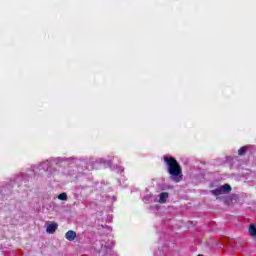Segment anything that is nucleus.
Masks as SVG:
<instances>
[{
    "instance_id": "obj_14",
    "label": "nucleus",
    "mask_w": 256,
    "mask_h": 256,
    "mask_svg": "<svg viewBox=\"0 0 256 256\" xmlns=\"http://www.w3.org/2000/svg\"><path fill=\"white\" fill-rule=\"evenodd\" d=\"M116 171L117 173H123L125 171V168H123V166H117Z\"/></svg>"
},
{
    "instance_id": "obj_8",
    "label": "nucleus",
    "mask_w": 256,
    "mask_h": 256,
    "mask_svg": "<svg viewBox=\"0 0 256 256\" xmlns=\"http://www.w3.org/2000/svg\"><path fill=\"white\" fill-rule=\"evenodd\" d=\"M65 239H67V241H73L74 239H77V232L73 230L67 231L65 234Z\"/></svg>"
},
{
    "instance_id": "obj_7",
    "label": "nucleus",
    "mask_w": 256,
    "mask_h": 256,
    "mask_svg": "<svg viewBox=\"0 0 256 256\" xmlns=\"http://www.w3.org/2000/svg\"><path fill=\"white\" fill-rule=\"evenodd\" d=\"M57 227H58V225L55 222L48 224L46 227V233L53 235V233H55L57 231Z\"/></svg>"
},
{
    "instance_id": "obj_3",
    "label": "nucleus",
    "mask_w": 256,
    "mask_h": 256,
    "mask_svg": "<svg viewBox=\"0 0 256 256\" xmlns=\"http://www.w3.org/2000/svg\"><path fill=\"white\" fill-rule=\"evenodd\" d=\"M164 161L167 165V171L170 175V179L175 183H179L183 179V172L181 169V165L179 162L173 157L166 156L164 157Z\"/></svg>"
},
{
    "instance_id": "obj_1",
    "label": "nucleus",
    "mask_w": 256,
    "mask_h": 256,
    "mask_svg": "<svg viewBox=\"0 0 256 256\" xmlns=\"http://www.w3.org/2000/svg\"><path fill=\"white\" fill-rule=\"evenodd\" d=\"M73 163L77 165L81 171H93L94 169H101V167H111V165H113V159L98 158L95 160L93 158L52 157L39 164L32 165L30 169L34 175H37L39 171L55 173L63 167L73 165Z\"/></svg>"
},
{
    "instance_id": "obj_4",
    "label": "nucleus",
    "mask_w": 256,
    "mask_h": 256,
    "mask_svg": "<svg viewBox=\"0 0 256 256\" xmlns=\"http://www.w3.org/2000/svg\"><path fill=\"white\" fill-rule=\"evenodd\" d=\"M101 248L99 254L102 256H112L113 255V246L115 242L111 240V236H101L100 239Z\"/></svg>"
},
{
    "instance_id": "obj_16",
    "label": "nucleus",
    "mask_w": 256,
    "mask_h": 256,
    "mask_svg": "<svg viewBox=\"0 0 256 256\" xmlns=\"http://www.w3.org/2000/svg\"><path fill=\"white\" fill-rule=\"evenodd\" d=\"M108 231H111V229L108 227Z\"/></svg>"
},
{
    "instance_id": "obj_11",
    "label": "nucleus",
    "mask_w": 256,
    "mask_h": 256,
    "mask_svg": "<svg viewBox=\"0 0 256 256\" xmlns=\"http://www.w3.org/2000/svg\"><path fill=\"white\" fill-rule=\"evenodd\" d=\"M248 231H249V235H251V237H256V226H255V224H250Z\"/></svg>"
},
{
    "instance_id": "obj_13",
    "label": "nucleus",
    "mask_w": 256,
    "mask_h": 256,
    "mask_svg": "<svg viewBox=\"0 0 256 256\" xmlns=\"http://www.w3.org/2000/svg\"><path fill=\"white\" fill-rule=\"evenodd\" d=\"M151 199H153V195L148 194V195L144 196L143 201H144V203H149L151 201Z\"/></svg>"
},
{
    "instance_id": "obj_5",
    "label": "nucleus",
    "mask_w": 256,
    "mask_h": 256,
    "mask_svg": "<svg viewBox=\"0 0 256 256\" xmlns=\"http://www.w3.org/2000/svg\"><path fill=\"white\" fill-rule=\"evenodd\" d=\"M231 191V185L224 184L214 190L211 191L212 195H215V197H219V195H226V193H230Z\"/></svg>"
},
{
    "instance_id": "obj_12",
    "label": "nucleus",
    "mask_w": 256,
    "mask_h": 256,
    "mask_svg": "<svg viewBox=\"0 0 256 256\" xmlns=\"http://www.w3.org/2000/svg\"><path fill=\"white\" fill-rule=\"evenodd\" d=\"M58 199L60 201H67V193L63 192V193L59 194Z\"/></svg>"
},
{
    "instance_id": "obj_2",
    "label": "nucleus",
    "mask_w": 256,
    "mask_h": 256,
    "mask_svg": "<svg viewBox=\"0 0 256 256\" xmlns=\"http://www.w3.org/2000/svg\"><path fill=\"white\" fill-rule=\"evenodd\" d=\"M31 179V176L27 173H22L16 176L14 181H12L10 184L6 186H0V205H3V202L9 195L12 193V187H21L23 183H27Z\"/></svg>"
},
{
    "instance_id": "obj_6",
    "label": "nucleus",
    "mask_w": 256,
    "mask_h": 256,
    "mask_svg": "<svg viewBox=\"0 0 256 256\" xmlns=\"http://www.w3.org/2000/svg\"><path fill=\"white\" fill-rule=\"evenodd\" d=\"M253 149H255V146H243L238 150V155L242 156L245 153H253Z\"/></svg>"
},
{
    "instance_id": "obj_15",
    "label": "nucleus",
    "mask_w": 256,
    "mask_h": 256,
    "mask_svg": "<svg viewBox=\"0 0 256 256\" xmlns=\"http://www.w3.org/2000/svg\"><path fill=\"white\" fill-rule=\"evenodd\" d=\"M67 175H70V177H73V173L68 172Z\"/></svg>"
},
{
    "instance_id": "obj_10",
    "label": "nucleus",
    "mask_w": 256,
    "mask_h": 256,
    "mask_svg": "<svg viewBox=\"0 0 256 256\" xmlns=\"http://www.w3.org/2000/svg\"><path fill=\"white\" fill-rule=\"evenodd\" d=\"M169 197V193L167 192H162L160 195H159V200L158 202L160 203H165V201H167V198Z\"/></svg>"
},
{
    "instance_id": "obj_9",
    "label": "nucleus",
    "mask_w": 256,
    "mask_h": 256,
    "mask_svg": "<svg viewBox=\"0 0 256 256\" xmlns=\"http://www.w3.org/2000/svg\"><path fill=\"white\" fill-rule=\"evenodd\" d=\"M87 186H76L74 189L75 195H85Z\"/></svg>"
}]
</instances>
